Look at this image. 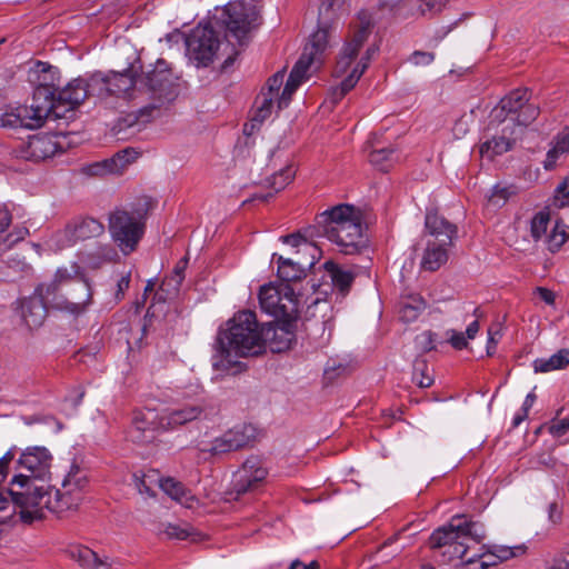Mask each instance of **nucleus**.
<instances>
[{
  "label": "nucleus",
  "instance_id": "obj_40",
  "mask_svg": "<svg viewBox=\"0 0 569 569\" xmlns=\"http://www.w3.org/2000/svg\"><path fill=\"white\" fill-rule=\"evenodd\" d=\"M396 151L391 148L375 149L369 154V161L381 171H388L396 160Z\"/></svg>",
  "mask_w": 569,
  "mask_h": 569
},
{
  "label": "nucleus",
  "instance_id": "obj_38",
  "mask_svg": "<svg viewBox=\"0 0 569 569\" xmlns=\"http://www.w3.org/2000/svg\"><path fill=\"white\" fill-rule=\"evenodd\" d=\"M159 535H164L168 539H178L184 540L191 538L194 540L193 536L194 529L187 523H161L158 528Z\"/></svg>",
  "mask_w": 569,
  "mask_h": 569
},
{
  "label": "nucleus",
  "instance_id": "obj_55",
  "mask_svg": "<svg viewBox=\"0 0 569 569\" xmlns=\"http://www.w3.org/2000/svg\"><path fill=\"white\" fill-rule=\"evenodd\" d=\"M449 342L457 350H462L468 346V338L463 332L451 330Z\"/></svg>",
  "mask_w": 569,
  "mask_h": 569
},
{
  "label": "nucleus",
  "instance_id": "obj_37",
  "mask_svg": "<svg viewBox=\"0 0 569 569\" xmlns=\"http://www.w3.org/2000/svg\"><path fill=\"white\" fill-rule=\"evenodd\" d=\"M426 307L427 303L420 296H410L400 303V318L406 322H412L420 316Z\"/></svg>",
  "mask_w": 569,
  "mask_h": 569
},
{
  "label": "nucleus",
  "instance_id": "obj_26",
  "mask_svg": "<svg viewBox=\"0 0 569 569\" xmlns=\"http://www.w3.org/2000/svg\"><path fill=\"white\" fill-rule=\"evenodd\" d=\"M70 553L83 569H119L120 566V563L113 559L99 558L93 550L84 546L73 547Z\"/></svg>",
  "mask_w": 569,
  "mask_h": 569
},
{
  "label": "nucleus",
  "instance_id": "obj_5",
  "mask_svg": "<svg viewBox=\"0 0 569 569\" xmlns=\"http://www.w3.org/2000/svg\"><path fill=\"white\" fill-rule=\"evenodd\" d=\"M28 81L33 87L31 104L6 108L2 111V128L38 129L51 114L60 117L56 112V94L60 82L58 68L37 61L28 70Z\"/></svg>",
  "mask_w": 569,
  "mask_h": 569
},
{
  "label": "nucleus",
  "instance_id": "obj_35",
  "mask_svg": "<svg viewBox=\"0 0 569 569\" xmlns=\"http://www.w3.org/2000/svg\"><path fill=\"white\" fill-rule=\"evenodd\" d=\"M569 366V350L561 349L549 358H538L533 361L535 372H550Z\"/></svg>",
  "mask_w": 569,
  "mask_h": 569
},
{
  "label": "nucleus",
  "instance_id": "obj_60",
  "mask_svg": "<svg viewBox=\"0 0 569 569\" xmlns=\"http://www.w3.org/2000/svg\"><path fill=\"white\" fill-rule=\"evenodd\" d=\"M536 293L547 305H550V306L555 305L556 296H555V293L551 290H549L547 288H543V287H538L536 289Z\"/></svg>",
  "mask_w": 569,
  "mask_h": 569
},
{
  "label": "nucleus",
  "instance_id": "obj_33",
  "mask_svg": "<svg viewBox=\"0 0 569 569\" xmlns=\"http://www.w3.org/2000/svg\"><path fill=\"white\" fill-rule=\"evenodd\" d=\"M160 487L164 493H167L173 500L181 505L191 508L196 502L194 496L189 489H187L181 482L173 478H167L160 481Z\"/></svg>",
  "mask_w": 569,
  "mask_h": 569
},
{
  "label": "nucleus",
  "instance_id": "obj_50",
  "mask_svg": "<svg viewBox=\"0 0 569 569\" xmlns=\"http://www.w3.org/2000/svg\"><path fill=\"white\" fill-rule=\"evenodd\" d=\"M548 431L553 437H562L569 431V418L552 419L548 426Z\"/></svg>",
  "mask_w": 569,
  "mask_h": 569
},
{
  "label": "nucleus",
  "instance_id": "obj_49",
  "mask_svg": "<svg viewBox=\"0 0 569 569\" xmlns=\"http://www.w3.org/2000/svg\"><path fill=\"white\" fill-rule=\"evenodd\" d=\"M435 58L433 52L416 50L409 56L408 61L416 67H426L431 64Z\"/></svg>",
  "mask_w": 569,
  "mask_h": 569
},
{
  "label": "nucleus",
  "instance_id": "obj_42",
  "mask_svg": "<svg viewBox=\"0 0 569 569\" xmlns=\"http://www.w3.org/2000/svg\"><path fill=\"white\" fill-rule=\"evenodd\" d=\"M295 169L292 166H287L286 168L281 169L279 172L273 173L268 179V186L274 190V192H279L280 190L284 189L293 179L295 177Z\"/></svg>",
  "mask_w": 569,
  "mask_h": 569
},
{
  "label": "nucleus",
  "instance_id": "obj_19",
  "mask_svg": "<svg viewBox=\"0 0 569 569\" xmlns=\"http://www.w3.org/2000/svg\"><path fill=\"white\" fill-rule=\"evenodd\" d=\"M268 468L258 456H249L233 475V490L243 495L254 490L267 478Z\"/></svg>",
  "mask_w": 569,
  "mask_h": 569
},
{
  "label": "nucleus",
  "instance_id": "obj_3",
  "mask_svg": "<svg viewBox=\"0 0 569 569\" xmlns=\"http://www.w3.org/2000/svg\"><path fill=\"white\" fill-rule=\"evenodd\" d=\"M91 303L90 283L74 279L68 269L59 268L50 282L38 284L32 296L21 300L20 315L28 328L37 329L47 318L48 306L78 318Z\"/></svg>",
  "mask_w": 569,
  "mask_h": 569
},
{
  "label": "nucleus",
  "instance_id": "obj_12",
  "mask_svg": "<svg viewBox=\"0 0 569 569\" xmlns=\"http://www.w3.org/2000/svg\"><path fill=\"white\" fill-rule=\"evenodd\" d=\"M108 229L114 244L128 256L137 250L144 234L146 222L137 211L116 209L109 214Z\"/></svg>",
  "mask_w": 569,
  "mask_h": 569
},
{
  "label": "nucleus",
  "instance_id": "obj_11",
  "mask_svg": "<svg viewBox=\"0 0 569 569\" xmlns=\"http://www.w3.org/2000/svg\"><path fill=\"white\" fill-rule=\"evenodd\" d=\"M540 113L537 104L529 102V91L526 88L516 89L503 97L490 113V124L511 123L515 131L516 123L527 127Z\"/></svg>",
  "mask_w": 569,
  "mask_h": 569
},
{
  "label": "nucleus",
  "instance_id": "obj_9",
  "mask_svg": "<svg viewBox=\"0 0 569 569\" xmlns=\"http://www.w3.org/2000/svg\"><path fill=\"white\" fill-rule=\"evenodd\" d=\"M52 455L46 447H28L16 462V470H24L28 473L16 475L10 481V487L3 491L2 496L10 500L9 491L11 489L28 495L36 486L30 485V478L44 480L51 475Z\"/></svg>",
  "mask_w": 569,
  "mask_h": 569
},
{
  "label": "nucleus",
  "instance_id": "obj_27",
  "mask_svg": "<svg viewBox=\"0 0 569 569\" xmlns=\"http://www.w3.org/2000/svg\"><path fill=\"white\" fill-rule=\"evenodd\" d=\"M425 226L429 234L435 238L432 241L452 243L457 236V227L436 212L427 213Z\"/></svg>",
  "mask_w": 569,
  "mask_h": 569
},
{
  "label": "nucleus",
  "instance_id": "obj_7",
  "mask_svg": "<svg viewBox=\"0 0 569 569\" xmlns=\"http://www.w3.org/2000/svg\"><path fill=\"white\" fill-rule=\"evenodd\" d=\"M311 237H325L335 243L345 254H353L362 244V214L355 206L341 203L316 218L311 227Z\"/></svg>",
  "mask_w": 569,
  "mask_h": 569
},
{
  "label": "nucleus",
  "instance_id": "obj_43",
  "mask_svg": "<svg viewBox=\"0 0 569 569\" xmlns=\"http://www.w3.org/2000/svg\"><path fill=\"white\" fill-rule=\"evenodd\" d=\"M550 221L549 213L540 211L536 213L531 220L530 231L535 240H539L546 234Z\"/></svg>",
  "mask_w": 569,
  "mask_h": 569
},
{
  "label": "nucleus",
  "instance_id": "obj_32",
  "mask_svg": "<svg viewBox=\"0 0 569 569\" xmlns=\"http://www.w3.org/2000/svg\"><path fill=\"white\" fill-rule=\"evenodd\" d=\"M569 153V129L558 132L552 139V147L547 152L546 160L543 161V167L546 170H551L556 167L558 159Z\"/></svg>",
  "mask_w": 569,
  "mask_h": 569
},
{
  "label": "nucleus",
  "instance_id": "obj_1",
  "mask_svg": "<svg viewBox=\"0 0 569 569\" xmlns=\"http://www.w3.org/2000/svg\"><path fill=\"white\" fill-rule=\"evenodd\" d=\"M87 486L86 470L72 462L61 482L62 490L49 485L34 487L28 495L11 489L10 500L2 496V526L30 525L48 513L60 515L78 506Z\"/></svg>",
  "mask_w": 569,
  "mask_h": 569
},
{
  "label": "nucleus",
  "instance_id": "obj_16",
  "mask_svg": "<svg viewBox=\"0 0 569 569\" xmlns=\"http://www.w3.org/2000/svg\"><path fill=\"white\" fill-rule=\"evenodd\" d=\"M104 232V226L97 219L86 217L71 220L64 229L54 232L50 242L57 250L73 246L79 240L99 237Z\"/></svg>",
  "mask_w": 569,
  "mask_h": 569
},
{
  "label": "nucleus",
  "instance_id": "obj_57",
  "mask_svg": "<svg viewBox=\"0 0 569 569\" xmlns=\"http://www.w3.org/2000/svg\"><path fill=\"white\" fill-rule=\"evenodd\" d=\"M479 558L482 560V563L485 565L486 569L497 566L500 562L499 559L496 557V552L492 547L488 551L479 555Z\"/></svg>",
  "mask_w": 569,
  "mask_h": 569
},
{
  "label": "nucleus",
  "instance_id": "obj_59",
  "mask_svg": "<svg viewBox=\"0 0 569 569\" xmlns=\"http://www.w3.org/2000/svg\"><path fill=\"white\" fill-rule=\"evenodd\" d=\"M130 284V272L122 276L117 283V299H121L124 296V292L128 290Z\"/></svg>",
  "mask_w": 569,
  "mask_h": 569
},
{
  "label": "nucleus",
  "instance_id": "obj_13",
  "mask_svg": "<svg viewBox=\"0 0 569 569\" xmlns=\"http://www.w3.org/2000/svg\"><path fill=\"white\" fill-rule=\"evenodd\" d=\"M91 86L98 91L99 97L117 96L136 99L141 91L132 69L123 72H94L91 74Z\"/></svg>",
  "mask_w": 569,
  "mask_h": 569
},
{
  "label": "nucleus",
  "instance_id": "obj_28",
  "mask_svg": "<svg viewBox=\"0 0 569 569\" xmlns=\"http://www.w3.org/2000/svg\"><path fill=\"white\" fill-rule=\"evenodd\" d=\"M378 49L373 46L366 50L365 56L355 66L351 72L341 81V83L335 89L333 96L336 99L343 98L358 82L362 73L369 66V61L376 54Z\"/></svg>",
  "mask_w": 569,
  "mask_h": 569
},
{
  "label": "nucleus",
  "instance_id": "obj_15",
  "mask_svg": "<svg viewBox=\"0 0 569 569\" xmlns=\"http://www.w3.org/2000/svg\"><path fill=\"white\" fill-rule=\"evenodd\" d=\"M261 309L274 318H297L298 299L289 286L283 287V292L273 284H264L259 291Z\"/></svg>",
  "mask_w": 569,
  "mask_h": 569
},
{
  "label": "nucleus",
  "instance_id": "obj_53",
  "mask_svg": "<svg viewBox=\"0 0 569 569\" xmlns=\"http://www.w3.org/2000/svg\"><path fill=\"white\" fill-rule=\"evenodd\" d=\"M21 208L13 207L12 210H9L7 206L2 207V233L7 230L8 227L12 224L14 216L18 218H22L23 214L20 213Z\"/></svg>",
  "mask_w": 569,
  "mask_h": 569
},
{
  "label": "nucleus",
  "instance_id": "obj_4",
  "mask_svg": "<svg viewBox=\"0 0 569 569\" xmlns=\"http://www.w3.org/2000/svg\"><path fill=\"white\" fill-rule=\"evenodd\" d=\"M263 353L261 326L251 310L237 312L220 328L214 343L211 365L214 371L237 375L247 369L236 358L256 357Z\"/></svg>",
  "mask_w": 569,
  "mask_h": 569
},
{
  "label": "nucleus",
  "instance_id": "obj_61",
  "mask_svg": "<svg viewBox=\"0 0 569 569\" xmlns=\"http://www.w3.org/2000/svg\"><path fill=\"white\" fill-rule=\"evenodd\" d=\"M16 457V450L10 449L4 455H2V480L7 476V470L10 469L11 461Z\"/></svg>",
  "mask_w": 569,
  "mask_h": 569
},
{
  "label": "nucleus",
  "instance_id": "obj_64",
  "mask_svg": "<svg viewBox=\"0 0 569 569\" xmlns=\"http://www.w3.org/2000/svg\"><path fill=\"white\" fill-rule=\"evenodd\" d=\"M529 412L525 411L523 409H520L516 415L513 416L511 427L517 428L528 418Z\"/></svg>",
  "mask_w": 569,
  "mask_h": 569
},
{
  "label": "nucleus",
  "instance_id": "obj_25",
  "mask_svg": "<svg viewBox=\"0 0 569 569\" xmlns=\"http://www.w3.org/2000/svg\"><path fill=\"white\" fill-rule=\"evenodd\" d=\"M202 413L199 405H186L181 408L166 410L160 415L162 430L173 429L187 422L198 419Z\"/></svg>",
  "mask_w": 569,
  "mask_h": 569
},
{
  "label": "nucleus",
  "instance_id": "obj_30",
  "mask_svg": "<svg viewBox=\"0 0 569 569\" xmlns=\"http://www.w3.org/2000/svg\"><path fill=\"white\" fill-rule=\"evenodd\" d=\"M274 98L271 96L264 94V89L256 99V111L252 116L250 123L244 124V133L252 134L254 129H258L266 119H268L273 110Z\"/></svg>",
  "mask_w": 569,
  "mask_h": 569
},
{
  "label": "nucleus",
  "instance_id": "obj_58",
  "mask_svg": "<svg viewBox=\"0 0 569 569\" xmlns=\"http://www.w3.org/2000/svg\"><path fill=\"white\" fill-rule=\"evenodd\" d=\"M460 569H486L485 565L482 563V560L477 557H471L466 560L463 558L461 559Z\"/></svg>",
  "mask_w": 569,
  "mask_h": 569
},
{
  "label": "nucleus",
  "instance_id": "obj_10",
  "mask_svg": "<svg viewBox=\"0 0 569 569\" xmlns=\"http://www.w3.org/2000/svg\"><path fill=\"white\" fill-rule=\"evenodd\" d=\"M139 97L147 94L150 103L139 109V118L148 121L154 117V112L176 98L174 83L169 70L163 68V62H158L151 71L144 72L139 79Z\"/></svg>",
  "mask_w": 569,
  "mask_h": 569
},
{
  "label": "nucleus",
  "instance_id": "obj_54",
  "mask_svg": "<svg viewBox=\"0 0 569 569\" xmlns=\"http://www.w3.org/2000/svg\"><path fill=\"white\" fill-rule=\"evenodd\" d=\"M436 336L437 335L431 331H423L417 337V345L421 348V350L430 351L435 348Z\"/></svg>",
  "mask_w": 569,
  "mask_h": 569
},
{
  "label": "nucleus",
  "instance_id": "obj_14",
  "mask_svg": "<svg viewBox=\"0 0 569 569\" xmlns=\"http://www.w3.org/2000/svg\"><path fill=\"white\" fill-rule=\"evenodd\" d=\"M372 26L370 12L361 10L357 16V20L351 26L350 39L340 51L333 71L336 77H343L350 70L360 48L371 33Z\"/></svg>",
  "mask_w": 569,
  "mask_h": 569
},
{
  "label": "nucleus",
  "instance_id": "obj_29",
  "mask_svg": "<svg viewBox=\"0 0 569 569\" xmlns=\"http://www.w3.org/2000/svg\"><path fill=\"white\" fill-rule=\"evenodd\" d=\"M452 243H446L445 241H428L425 250L421 267L428 271L438 270L448 260V248Z\"/></svg>",
  "mask_w": 569,
  "mask_h": 569
},
{
  "label": "nucleus",
  "instance_id": "obj_8",
  "mask_svg": "<svg viewBox=\"0 0 569 569\" xmlns=\"http://www.w3.org/2000/svg\"><path fill=\"white\" fill-rule=\"evenodd\" d=\"M486 537L485 526L475 521L466 515H455L450 521L436 529L429 537L431 549H441L447 547L443 556L448 555L449 560L465 558L468 548L461 538H470L476 542H481Z\"/></svg>",
  "mask_w": 569,
  "mask_h": 569
},
{
  "label": "nucleus",
  "instance_id": "obj_41",
  "mask_svg": "<svg viewBox=\"0 0 569 569\" xmlns=\"http://www.w3.org/2000/svg\"><path fill=\"white\" fill-rule=\"evenodd\" d=\"M283 79H284L283 71H279V72L274 73L271 78H269V80L267 82V90H264V94L271 96L272 98L278 100L279 109L286 108L291 100V98H289V100L286 104H283V106L280 104L283 93H281L280 97H278V96H279V90L283 83ZM284 87H287V84ZM283 89H286V88H283ZM282 92H284V90H282ZM295 92H296V90L290 94V97H292V94Z\"/></svg>",
  "mask_w": 569,
  "mask_h": 569
},
{
  "label": "nucleus",
  "instance_id": "obj_46",
  "mask_svg": "<svg viewBox=\"0 0 569 569\" xmlns=\"http://www.w3.org/2000/svg\"><path fill=\"white\" fill-rule=\"evenodd\" d=\"M496 557L500 562L507 561L513 557H518L526 552V547L523 545L507 547V546H492Z\"/></svg>",
  "mask_w": 569,
  "mask_h": 569
},
{
  "label": "nucleus",
  "instance_id": "obj_36",
  "mask_svg": "<svg viewBox=\"0 0 569 569\" xmlns=\"http://www.w3.org/2000/svg\"><path fill=\"white\" fill-rule=\"evenodd\" d=\"M188 266V258H181L173 268L172 274L167 277L161 286L160 290L167 295H176L184 279V271Z\"/></svg>",
  "mask_w": 569,
  "mask_h": 569
},
{
  "label": "nucleus",
  "instance_id": "obj_21",
  "mask_svg": "<svg viewBox=\"0 0 569 569\" xmlns=\"http://www.w3.org/2000/svg\"><path fill=\"white\" fill-rule=\"evenodd\" d=\"M282 321L261 325L263 351L268 347L272 352L288 350L295 340V320L297 318H281Z\"/></svg>",
  "mask_w": 569,
  "mask_h": 569
},
{
  "label": "nucleus",
  "instance_id": "obj_17",
  "mask_svg": "<svg viewBox=\"0 0 569 569\" xmlns=\"http://www.w3.org/2000/svg\"><path fill=\"white\" fill-rule=\"evenodd\" d=\"M319 257L320 250L316 244L305 243L303 256H297L292 259L273 253L272 261L277 263L278 277L284 282H291L306 277L307 269L312 268Z\"/></svg>",
  "mask_w": 569,
  "mask_h": 569
},
{
  "label": "nucleus",
  "instance_id": "obj_45",
  "mask_svg": "<svg viewBox=\"0 0 569 569\" xmlns=\"http://www.w3.org/2000/svg\"><path fill=\"white\" fill-rule=\"evenodd\" d=\"M448 0H412V4L418 6V10L422 16H433L440 12Z\"/></svg>",
  "mask_w": 569,
  "mask_h": 569
},
{
  "label": "nucleus",
  "instance_id": "obj_47",
  "mask_svg": "<svg viewBox=\"0 0 569 569\" xmlns=\"http://www.w3.org/2000/svg\"><path fill=\"white\" fill-rule=\"evenodd\" d=\"M28 234V228L23 226V223H18L13 227L12 231L2 238V243L6 244L7 248H11L14 243L22 241Z\"/></svg>",
  "mask_w": 569,
  "mask_h": 569
},
{
  "label": "nucleus",
  "instance_id": "obj_52",
  "mask_svg": "<svg viewBox=\"0 0 569 569\" xmlns=\"http://www.w3.org/2000/svg\"><path fill=\"white\" fill-rule=\"evenodd\" d=\"M511 191L508 188L495 187L490 197L489 202L496 207H501L511 196Z\"/></svg>",
  "mask_w": 569,
  "mask_h": 569
},
{
  "label": "nucleus",
  "instance_id": "obj_22",
  "mask_svg": "<svg viewBox=\"0 0 569 569\" xmlns=\"http://www.w3.org/2000/svg\"><path fill=\"white\" fill-rule=\"evenodd\" d=\"M90 94L98 96V91L91 86V76L89 78L73 79L58 91L56 96V110L60 106H67L68 109H73L82 103Z\"/></svg>",
  "mask_w": 569,
  "mask_h": 569
},
{
  "label": "nucleus",
  "instance_id": "obj_31",
  "mask_svg": "<svg viewBox=\"0 0 569 569\" xmlns=\"http://www.w3.org/2000/svg\"><path fill=\"white\" fill-rule=\"evenodd\" d=\"M132 423L133 428L142 433L153 430H162V427H160V415H158L153 409H146L143 411L136 412ZM152 438L153 436L142 435V440L150 441Z\"/></svg>",
  "mask_w": 569,
  "mask_h": 569
},
{
  "label": "nucleus",
  "instance_id": "obj_63",
  "mask_svg": "<svg viewBox=\"0 0 569 569\" xmlns=\"http://www.w3.org/2000/svg\"><path fill=\"white\" fill-rule=\"evenodd\" d=\"M289 569H319V563L317 561H311L310 563H305L299 559L291 562Z\"/></svg>",
  "mask_w": 569,
  "mask_h": 569
},
{
  "label": "nucleus",
  "instance_id": "obj_62",
  "mask_svg": "<svg viewBox=\"0 0 569 569\" xmlns=\"http://www.w3.org/2000/svg\"><path fill=\"white\" fill-rule=\"evenodd\" d=\"M549 569H569V560L562 556H553L549 563Z\"/></svg>",
  "mask_w": 569,
  "mask_h": 569
},
{
  "label": "nucleus",
  "instance_id": "obj_18",
  "mask_svg": "<svg viewBox=\"0 0 569 569\" xmlns=\"http://www.w3.org/2000/svg\"><path fill=\"white\" fill-rule=\"evenodd\" d=\"M258 429L251 423H242L229 429L211 441L204 451L211 455H223L252 446L258 439Z\"/></svg>",
  "mask_w": 569,
  "mask_h": 569
},
{
  "label": "nucleus",
  "instance_id": "obj_48",
  "mask_svg": "<svg viewBox=\"0 0 569 569\" xmlns=\"http://www.w3.org/2000/svg\"><path fill=\"white\" fill-rule=\"evenodd\" d=\"M553 206L557 208L569 207V179H566L557 187Z\"/></svg>",
  "mask_w": 569,
  "mask_h": 569
},
{
  "label": "nucleus",
  "instance_id": "obj_2",
  "mask_svg": "<svg viewBox=\"0 0 569 569\" xmlns=\"http://www.w3.org/2000/svg\"><path fill=\"white\" fill-rule=\"evenodd\" d=\"M259 17L257 6L252 2H229L206 22H200L186 38L187 53L197 66H209L222 41L219 37L224 33L228 44H243L248 34L256 27Z\"/></svg>",
  "mask_w": 569,
  "mask_h": 569
},
{
  "label": "nucleus",
  "instance_id": "obj_6",
  "mask_svg": "<svg viewBox=\"0 0 569 569\" xmlns=\"http://www.w3.org/2000/svg\"><path fill=\"white\" fill-rule=\"evenodd\" d=\"M346 0H322L319 7L318 29L309 37L303 51L293 66L283 92L280 104L288 102L290 94L298 89L305 79L308 78L309 70L315 67L318 69L323 61L325 53L329 47V21L338 17Z\"/></svg>",
  "mask_w": 569,
  "mask_h": 569
},
{
  "label": "nucleus",
  "instance_id": "obj_51",
  "mask_svg": "<svg viewBox=\"0 0 569 569\" xmlns=\"http://www.w3.org/2000/svg\"><path fill=\"white\" fill-rule=\"evenodd\" d=\"M280 240L282 242H284V243L291 244L295 248H298V250L296 251L297 256H303V246H305V243H310L300 233H292V234L282 236L280 238Z\"/></svg>",
  "mask_w": 569,
  "mask_h": 569
},
{
  "label": "nucleus",
  "instance_id": "obj_39",
  "mask_svg": "<svg viewBox=\"0 0 569 569\" xmlns=\"http://www.w3.org/2000/svg\"><path fill=\"white\" fill-rule=\"evenodd\" d=\"M412 382L420 388H429L433 383L432 369L425 359H416L412 369Z\"/></svg>",
  "mask_w": 569,
  "mask_h": 569
},
{
  "label": "nucleus",
  "instance_id": "obj_20",
  "mask_svg": "<svg viewBox=\"0 0 569 569\" xmlns=\"http://www.w3.org/2000/svg\"><path fill=\"white\" fill-rule=\"evenodd\" d=\"M6 148L9 149L12 158L38 162L52 157L57 152L58 146L52 137L36 134L17 147L6 146Z\"/></svg>",
  "mask_w": 569,
  "mask_h": 569
},
{
  "label": "nucleus",
  "instance_id": "obj_56",
  "mask_svg": "<svg viewBox=\"0 0 569 569\" xmlns=\"http://www.w3.org/2000/svg\"><path fill=\"white\" fill-rule=\"evenodd\" d=\"M407 6H412V0H380V7L390 11H396Z\"/></svg>",
  "mask_w": 569,
  "mask_h": 569
},
{
  "label": "nucleus",
  "instance_id": "obj_24",
  "mask_svg": "<svg viewBox=\"0 0 569 569\" xmlns=\"http://www.w3.org/2000/svg\"><path fill=\"white\" fill-rule=\"evenodd\" d=\"M502 128L500 133H495L480 146V153L482 157L492 160L497 156L508 152L515 143V131L511 123H501Z\"/></svg>",
  "mask_w": 569,
  "mask_h": 569
},
{
  "label": "nucleus",
  "instance_id": "obj_44",
  "mask_svg": "<svg viewBox=\"0 0 569 569\" xmlns=\"http://www.w3.org/2000/svg\"><path fill=\"white\" fill-rule=\"evenodd\" d=\"M568 239L565 226L556 224L552 231L547 236L548 249L552 252L559 250Z\"/></svg>",
  "mask_w": 569,
  "mask_h": 569
},
{
  "label": "nucleus",
  "instance_id": "obj_34",
  "mask_svg": "<svg viewBox=\"0 0 569 569\" xmlns=\"http://www.w3.org/2000/svg\"><path fill=\"white\" fill-rule=\"evenodd\" d=\"M327 276L330 278L332 284L341 292H347L355 280V272L349 269L341 268L333 261L323 263Z\"/></svg>",
  "mask_w": 569,
  "mask_h": 569
},
{
  "label": "nucleus",
  "instance_id": "obj_23",
  "mask_svg": "<svg viewBox=\"0 0 569 569\" xmlns=\"http://www.w3.org/2000/svg\"><path fill=\"white\" fill-rule=\"evenodd\" d=\"M138 152L132 148H126L113 157L91 163L84 168L89 176H106L121 173L124 168L138 158Z\"/></svg>",
  "mask_w": 569,
  "mask_h": 569
}]
</instances>
